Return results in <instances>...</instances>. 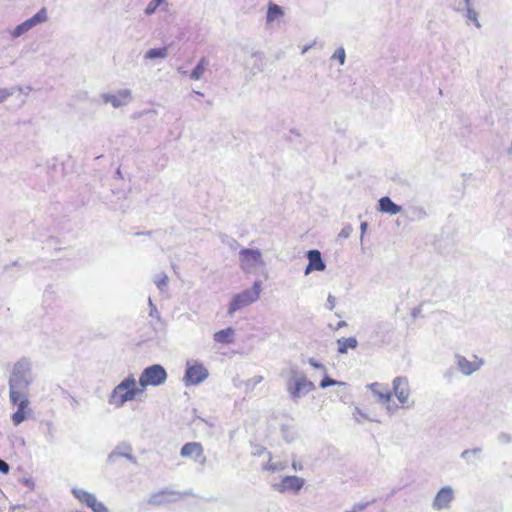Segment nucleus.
Masks as SVG:
<instances>
[{
    "label": "nucleus",
    "mask_w": 512,
    "mask_h": 512,
    "mask_svg": "<svg viewBox=\"0 0 512 512\" xmlns=\"http://www.w3.org/2000/svg\"><path fill=\"white\" fill-rule=\"evenodd\" d=\"M167 372L163 366L159 364L151 365L143 370L139 377V386L143 388V392L148 386H159L165 383Z\"/></svg>",
    "instance_id": "5"
},
{
    "label": "nucleus",
    "mask_w": 512,
    "mask_h": 512,
    "mask_svg": "<svg viewBox=\"0 0 512 512\" xmlns=\"http://www.w3.org/2000/svg\"><path fill=\"white\" fill-rule=\"evenodd\" d=\"M207 64L208 61L206 60V58H202L197 64V66L193 69L191 73V78L194 80L200 79L206 69Z\"/></svg>",
    "instance_id": "25"
},
{
    "label": "nucleus",
    "mask_w": 512,
    "mask_h": 512,
    "mask_svg": "<svg viewBox=\"0 0 512 512\" xmlns=\"http://www.w3.org/2000/svg\"><path fill=\"white\" fill-rule=\"evenodd\" d=\"M165 0H152L146 7L145 13L147 15L153 14L156 9L164 3Z\"/></svg>",
    "instance_id": "33"
},
{
    "label": "nucleus",
    "mask_w": 512,
    "mask_h": 512,
    "mask_svg": "<svg viewBox=\"0 0 512 512\" xmlns=\"http://www.w3.org/2000/svg\"><path fill=\"white\" fill-rule=\"evenodd\" d=\"M72 494L76 499H78L82 504H85L87 507L92 508L95 505L97 499L94 494L85 491L83 489L74 488L72 489Z\"/></svg>",
    "instance_id": "20"
},
{
    "label": "nucleus",
    "mask_w": 512,
    "mask_h": 512,
    "mask_svg": "<svg viewBox=\"0 0 512 512\" xmlns=\"http://www.w3.org/2000/svg\"><path fill=\"white\" fill-rule=\"evenodd\" d=\"M9 95L10 92H8L6 89H0V103L6 100Z\"/></svg>",
    "instance_id": "40"
},
{
    "label": "nucleus",
    "mask_w": 512,
    "mask_h": 512,
    "mask_svg": "<svg viewBox=\"0 0 512 512\" xmlns=\"http://www.w3.org/2000/svg\"><path fill=\"white\" fill-rule=\"evenodd\" d=\"M11 402L18 406L17 410L11 416L13 424L18 426L31 414V409L29 408V400L24 393H19V399L17 401Z\"/></svg>",
    "instance_id": "9"
},
{
    "label": "nucleus",
    "mask_w": 512,
    "mask_h": 512,
    "mask_svg": "<svg viewBox=\"0 0 512 512\" xmlns=\"http://www.w3.org/2000/svg\"><path fill=\"white\" fill-rule=\"evenodd\" d=\"M338 343V352L340 354H346L348 351V348L354 349L357 347V340L354 337L349 338H341L337 341Z\"/></svg>",
    "instance_id": "23"
},
{
    "label": "nucleus",
    "mask_w": 512,
    "mask_h": 512,
    "mask_svg": "<svg viewBox=\"0 0 512 512\" xmlns=\"http://www.w3.org/2000/svg\"><path fill=\"white\" fill-rule=\"evenodd\" d=\"M131 98L129 90H122L116 94L106 95L104 97L105 102L111 103L114 107H120L126 105Z\"/></svg>",
    "instance_id": "18"
},
{
    "label": "nucleus",
    "mask_w": 512,
    "mask_h": 512,
    "mask_svg": "<svg viewBox=\"0 0 512 512\" xmlns=\"http://www.w3.org/2000/svg\"><path fill=\"white\" fill-rule=\"evenodd\" d=\"M314 44H315V42H313V43H311V44H308V45L304 46V47L302 48L301 53H302V54H305L309 49H311V48L314 46Z\"/></svg>",
    "instance_id": "42"
},
{
    "label": "nucleus",
    "mask_w": 512,
    "mask_h": 512,
    "mask_svg": "<svg viewBox=\"0 0 512 512\" xmlns=\"http://www.w3.org/2000/svg\"><path fill=\"white\" fill-rule=\"evenodd\" d=\"M30 383V366L26 361L17 362L12 371L9 380V397L10 401H17L19 393H24V390Z\"/></svg>",
    "instance_id": "2"
},
{
    "label": "nucleus",
    "mask_w": 512,
    "mask_h": 512,
    "mask_svg": "<svg viewBox=\"0 0 512 512\" xmlns=\"http://www.w3.org/2000/svg\"><path fill=\"white\" fill-rule=\"evenodd\" d=\"M0 471L5 474L8 473V471H9V465L1 459H0Z\"/></svg>",
    "instance_id": "39"
},
{
    "label": "nucleus",
    "mask_w": 512,
    "mask_h": 512,
    "mask_svg": "<svg viewBox=\"0 0 512 512\" xmlns=\"http://www.w3.org/2000/svg\"><path fill=\"white\" fill-rule=\"evenodd\" d=\"M258 458L261 459V465L263 470L271 472H279L287 467V462L282 460H274L271 453L266 449L258 448Z\"/></svg>",
    "instance_id": "11"
},
{
    "label": "nucleus",
    "mask_w": 512,
    "mask_h": 512,
    "mask_svg": "<svg viewBox=\"0 0 512 512\" xmlns=\"http://www.w3.org/2000/svg\"><path fill=\"white\" fill-rule=\"evenodd\" d=\"M472 5V0H458L454 3V10L457 12H464L465 9Z\"/></svg>",
    "instance_id": "30"
},
{
    "label": "nucleus",
    "mask_w": 512,
    "mask_h": 512,
    "mask_svg": "<svg viewBox=\"0 0 512 512\" xmlns=\"http://www.w3.org/2000/svg\"><path fill=\"white\" fill-rule=\"evenodd\" d=\"M366 388L369 389L375 397H377V402L379 404L384 405L385 403L391 402L392 392L386 384L374 382L367 384Z\"/></svg>",
    "instance_id": "14"
},
{
    "label": "nucleus",
    "mask_w": 512,
    "mask_h": 512,
    "mask_svg": "<svg viewBox=\"0 0 512 512\" xmlns=\"http://www.w3.org/2000/svg\"><path fill=\"white\" fill-rule=\"evenodd\" d=\"M47 20V12L45 8H42L39 12H37L32 18L24 21L20 25H18L12 35L14 37H18L22 35L23 33L29 31L32 27H34L37 24L43 23Z\"/></svg>",
    "instance_id": "13"
},
{
    "label": "nucleus",
    "mask_w": 512,
    "mask_h": 512,
    "mask_svg": "<svg viewBox=\"0 0 512 512\" xmlns=\"http://www.w3.org/2000/svg\"><path fill=\"white\" fill-rule=\"evenodd\" d=\"M208 377V370L203 364L193 362L187 364L186 373L184 376L187 385H197Z\"/></svg>",
    "instance_id": "6"
},
{
    "label": "nucleus",
    "mask_w": 512,
    "mask_h": 512,
    "mask_svg": "<svg viewBox=\"0 0 512 512\" xmlns=\"http://www.w3.org/2000/svg\"><path fill=\"white\" fill-rule=\"evenodd\" d=\"M392 396L394 395L403 409H410L415 401L411 398L412 391L406 376H397L392 380Z\"/></svg>",
    "instance_id": "4"
},
{
    "label": "nucleus",
    "mask_w": 512,
    "mask_h": 512,
    "mask_svg": "<svg viewBox=\"0 0 512 512\" xmlns=\"http://www.w3.org/2000/svg\"><path fill=\"white\" fill-rule=\"evenodd\" d=\"M336 299L333 295L329 294L327 298L326 308L332 311L335 308Z\"/></svg>",
    "instance_id": "36"
},
{
    "label": "nucleus",
    "mask_w": 512,
    "mask_h": 512,
    "mask_svg": "<svg viewBox=\"0 0 512 512\" xmlns=\"http://www.w3.org/2000/svg\"><path fill=\"white\" fill-rule=\"evenodd\" d=\"M141 393H143V388L137 386L134 376L130 375L114 388L109 401L112 405L121 407L127 401L134 400Z\"/></svg>",
    "instance_id": "3"
},
{
    "label": "nucleus",
    "mask_w": 512,
    "mask_h": 512,
    "mask_svg": "<svg viewBox=\"0 0 512 512\" xmlns=\"http://www.w3.org/2000/svg\"><path fill=\"white\" fill-rule=\"evenodd\" d=\"M284 16V11L282 7L279 5L270 2L268 5L267 15H266V25L268 27H272L274 23L279 24L281 19Z\"/></svg>",
    "instance_id": "17"
},
{
    "label": "nucleus",
    "mask_w": 512,
    "mask_h": 512,
    "mask_svg": "<svg viewBox=\"0 0 512 512\" xmlns=\"http://www.w3.org/2000/svg\"><path fill=\"white\" fill-rule=\"evenodd\" d=\"M241 267L249 270L256 261V253L252 250H243L240 254Z\"/></svg>",
    "instance_id": "22"
},
{
    "label": "nucleus",
    "mask_w": 512,
    "mask_h": 512,
    "mask_svg": "<svg viewBox=\"0 0 512 512\" xmlns=\"http://www.w3.org/2000/svg\"><path fill=\"white\" fill-rule=\"evenodd\" d=\"M167 47L153 48L147 51L145 57L148 59L164 58L167 56Z\"/></svg>",
    "instance_id": "26"
},
{
    "label": "nucleus",
    "mask_w": 512,
    "mask_h": 512,
    "mask_svg": "<svg viewBox=\"0 0 512 512\" xmlns=\"http://www.w3.org/2000/svg\"><path fill=\"white\" fill-rule=\"evenodd\" d=\"M306 256L308 259V265L305 268V275H309L313 271H324L326 269V264L323 261L319 250H309Z\"/></svg>",
    "instance_id": "15"
},
{
    "label": "nucleus",
    "mask_w": 512,
    "mask_h": 512,
    "mask_svg": "<svg viewBox=\"0 0 512 512\" xmlns=\"http://www.w3.org/2000/svg\"><path fill=\"white\" fill-rule=\"evenodd\" d=\"M254 301V298L249 292H243L240 294L235 295V297L232 299L228 313L232 315L234 312L249 306Z\"/></svg>",
    "instance_id": "16"
},
{
    "label": "nucleus",
    "mask_w": 512,
    "mask_h": 512,
    "mask_svg": "<svg viewBox=\"0 0 512 512\" xmlns=\"http://www.w3.org/2000/svg\"><path fill=\"white\" fill-rule=\"evenodd\" d=\"M282 377L285 380L287 394L295 404L316 389L315 384L308 379L306 373L296 364H290L283 369Z\"/></svg>",
    "instance_id": "1"
},
{
    "label": "nucleus",
    "mask_w": 512,
    "mask_h": 512,
    "mask_svg": "<svg viewBox=\"0 0 512 512\" xmlns=\"http://www.w3.org/2000/svg\"><path fill=\"white\" fill-rule=\"evenodd\" d=\"M331 59L339 61L340 65H344L346 59L345 49L343 47L338 48L331 56Z\"/></svg>",
    "instance_id": "31"
},
{
    "label": "nucleus",
    "mask_w": 512,
    "mask_h": 512,
    "mask_svg": "<svg viewBox=\"0 0 512 512\" xmlns=\"http://www.w3.org/2000/svg\"><path fill=\"white\" fill-rule=\"evenodd\" d=\"M322 374H323V379L321 380V382L319 384V387L321 389H325L327 387L334 386V385H344L345 384L344 382H340V381L330 378L328 376L327 372L322 373Z\"/></svg>",
    "instance_id": "29"
},
{
    "label": "nucleus",
    "mask_w": 512,
    "mask_h": 512,
    "mask_svg": "<svg viewBox=\"0 0 512 512\" xmlns=\"http://www.w3.org/2000/svg\"><path fill=\"white\" fill-rule=\"evenodd\" d=\"M367 227H368L367 222H362V223H361L360 229H361V233H362V235L366 232Z\"/></svg>",
    "instance_id": "43"
},
{
    "label": "nucleus",
    "mask_w": 512,
    "mask_h": 512,
    "mask_svg": "<svg viewBox=\"0 0 512 512\" xmlns=\"http://www.w3.org/2000/svg\"><path fill=\"white\" fill-rule=\"evenodd\" d=\"M180 454L182 457L193 459L195 462L200 464H204L206 462L204 448L199 442H188L184 444L181 448Z\"/></svg>",
    "instance_id": "10"
},
{
    "label": "nucleus",
    "mask_w": 512,
    "mask_h": 512,
    "mask_svg": "<svg viewBox=\"0 0 512 512\" xmlns=\"http://www.w3.org/2000/svg\"><path fill=\"white\" fill-rule=\"evenodd\" d=\"M384 405H386L385 409H386L387 414H389V415L395 414L398 410V406L395 404H391L390 402L385 403Z\"/></svg>",
    "instance_id": "38"
},
{
    "label": "nucleus",
    "mask_w": 512,
    "mask_h": 512,
    "mask_svg": "<svg viewBox=\"0 0 512 512\" xmlns=\"http://www.w3.org/2000/svg\"><path fill=\"white\" fill-rule=\"evenodd\" d=\"M482 453V448L476 447L473 449L464 450L460 457L467 463H473L475 459H478Z\"/></svg>",
    "instance_id": "24"
},
{
    "label": "nucleus",
    "mask_w": 512,
    "mask_h": 512,
    "mask_svg": "<svg viewBox=\"0 0 512 512\" xmlns=\"http://www.w3.org/2000/svg\"><path fill=\"white\" fill-rule=\"evenodd\" d=\"M91 509L93 512H108L107 507L99 501H96L95 505H93Z\"/></svg>",
    "instance_id": "35"
},
{
    "label": "nucleus",
    "mask_w": 512,
    "mask_h": 512,
    "mask_svg": "<svg viewBox=\"0 0 512 512\" xmlns=\"http://www.w3.org/2000/svg\"><path fill=\"white\" fill-rule=\"evenodd\" d=\"M465 16L468 21L474 23L477 28L481 27L480 22L478 21V12L472 8V5L464 10Z\"/></svg>",
    "instance_id": "27"
},
{
    "label": "nucleus",
    "mask_w": 512,
    "mask_h": 512,
    "mask_svg": "<svg viewBox=\"0 0 512 512\" xmlns=\"http://www.w3.org/2000/svg\"><path fill=\"white\" fill-rule=\"evenodd\" d=\"M306 362L314 369L320 370L322 373L328 372L326 366L317 361L315 358H308Z\"/></svg>",
    "instance_id": "32"
},
{
    "label": "nucleus",
    "mask_w": 512,
    "mask_h": 512,
    "mask_svg": "<svg viewBox=\"0 0 512 512\" xmlns=\"http://www.w3.org/2000/svg\"><path fill=\"white\" fill-rule=\"evenodd\" d=\"M455 498V491L451 486L442 487L432 501V508L436 511L449 509Z\"/></svg>",
    "instance_id": "7"
},
{
    "label": "nucleus",
    "mask_w": 512,
    "mask_h": 512,
    "mask_svg": "<svg viewBox=\"0 0 512 512\" xmlns=\"http://www.w3.org/2000/svg\"><path fill=\"white\" fill-rule=\"evenodd\" d=\"M379 211L389 215H396L402 211V207L395 204L388 196L379 200Z\"/></svg>",
    "instance_id": "19"
},
{
    "label": "nucleus",
    "mask_w": 512,
    "mask_h": 512,
    "mask_svg": "<svg viewBox=\"0 0 512 512\" xmlns=\"http://www.w3.org/2000/svg\"><path fill=\"white\" fill-rule=\"evenodd\" d=\"M352 231V227L348 225L339 232V237L348 238L351 235Z\"/></svg>",
    "instance_id": "37"
},
{
    "label": "nucleus",
    "mask_w": 512,
    "mask_h": 512,
    "mask_svg": "<svg viewBox=\"0 0 512 512\" xmlns=\"http://www.w3.org/2000/svg\"><path fill=\"white\" fill-rule=\"evenodd\" d=\"M353 418L357 423H362V420H368L373 422H379V420L372 419L366 414L364 411H362L359 407H355L353 412Z\"/></svg>",
    "instance_id": "28"
},
{
    "label": "nucleus",
    "mask_w": 512,
    "mask_h": 512,
    "mask_svg": "<svg viewBox=\"0 0 512 512\" xmlns=\"http://www.w3.org/2000/svg\"><path fill=\"white\" fill-rule=\"evenodd\" d=\"M497 440L501 444H510L512 442V435L507 432H501L498 434Z\"/></svg>",
    "instance_id": "34"
},
{
    "label": "nucleus",
    "mask_w": 512,
    "mask_h": 512,
    "mask_svg": "<svg viewBox=\"0 0 512 512\" xmlns=\"http://www.w3.org/2000/svg\"><path fill=\"white\" fill-rule=\"evenodd\" d=\"M214 340L221 344L232 343L234 340V330L232 328L220 330L214 334Z\"/></svg>",
    "instance_id": "21"
},
{
    "label": "nucleus",
    "mask_w": 512,
    "mask_h": 512,
    "mask_svg": "<svg viewBox=\"0 0 512 512\" xmlns=\"http://www.w3.org/2000/svg\"><path fill=\"white\" fill-rule=\"evenodd\" d=\"M347 326V323L345 321H340L338 324H337V329L339 328H342V327H345Z\"/></svg>",
    "instance_id": "44"
},
{
    "label": "nucleus",
    "mask_w": 512,
    "mask_h": 512,
    "mask_svg": "<svg viewBox=\"0 0 512 512\" xmlns=\"http://www.w3.org/2000/svg\"><path fill=\"white\" fill-rule=\"evenodd\" d=\"M292 468L295 470V471H298V470H302L303 466L301 463L299 462H296V461H293L292 462Z\"/></svg>",
    "instance_id": "41"
},
{
    "label": "nucleus",
    "mask_w": 512,
    "mask_h": 512,
    "mask_svg": "<svg viewBox=\"0 0 512 512\" xmlns=\"http://www.w3.org/2000/svg\"><path fill=\"white\" fill-rule=\"evenodd\" d=\"M305 480L298 476H286L279 483L273 485L274 489L280 493L293 492L298 493L304 486Z\"/></svg>",
    "instance_id": "8"
},
{
    "label": "nucleus",
    "mask_w": 512,
    "mask_h": 512,
    "mask_svg": "<svg viewBox=\"0 0 512 512\" xmlns=\"http://www.w3.org/2000/svg\"><path fill=\"white\" fill-rule=\"evenodd\" d=\"M455 361L458 370L465 376H469L474 372L478 371L483 365V361L481 359H478L477 356H474V360L470 361L462 355H456Z\"/></svg>",
    "instance_id": "12"
}]
</instances>
